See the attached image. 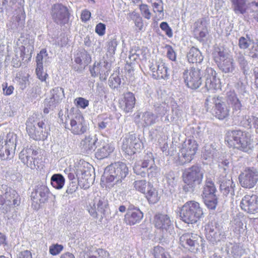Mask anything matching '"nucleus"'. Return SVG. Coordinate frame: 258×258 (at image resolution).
<instances>
[{"label": "nucleus", "instance_id": "c756f323", "mask_svg": "<svg viewBox=\"0 0 258 258\" xmlns=\"http://www.w3.org/2000/svg\"><path fill=\"white\" fill-rule=\"evenodd\" d=\"M97 140L98 139L96 136H86L80 143V147L82 151L87 154L93 152L96 148V143Z\"/></svg>", "mask_w": 258, "mask_h": 258}, {"label": "nucleus", "instance_id": "69168bd1", "mask_svg": "<svg viewBox=\"0 0 258 258\" xmlns=\"http://www.w3.org/2000/svg\"><path fill=\"white\" fill-rule=\"evenodd\" d=\"M36 73L38 78L41 81H45L47 77L48 76V75L46 73H43V67H39V66H37Z\"/></svg>", "mask_w": 258, "mask_h": 258}, {"label": "nucleus", "instance_id": "3c124183", "mask_svg": "<svg viewBox=\"0 0 258 258\" xmlns=\"http://www.w3.org/2000/svg\"><path fill=\"white\" fill-rule=\"evenodd\" d=\"M134 185L137 190L143 194H145L148 184H147L146 180H136L134 182Z\"/></svg>", "mask_w": 258, "mask_h": 258}, {"label": "nucleus", "instance_id": "58836bf2", "mask_svg": "<svg viewBox=\"0 0 258 258\" xmlns=\"http://www.w3.org/2000/svg\"><path fill=\"white\" fill-rule=\"evenodd\" d=\"M216 192V188L214 182L211 180H207L203 192V198L217 197L215 195Z\"/></svg>", "mask_w": 258, "mask_h": 258}, {"label": "nucleus", "instance_id": "79ce46f5", "mask_svg": "<svg viewBox=\"0 0 258 258\" xmlns=\"http://www.w3.org/2000/svg\"><path fill=\"white\" fill-rule=\"evenodd\" d=\"M75 61L79 64L87 65L91 61V57L87 51L83 50L77 53Z\"/></svg>", "mask_w": 258, "mask_h": 258}, {"label": "nucleus", "instance_id": "393cba45", "mask_svg": "<svg viewBox=\"0 0 258 258\" xmlns=\"http://www.w3.org/2000/svg\"><path fill=\"white\" fill-rule=\"evenodd\" d=\"M205 88L208 91H215L220 88V79L216 77V72L212 68L206 69Z\"/></svg>", "mask_w": 258, "mask_h": 258}, {"label": "nucleus", "instance_id": "0eeeda50", "mask_svg": "<svg viewBox=\"0 0 258 258\" xmlns=\"http://www.w3.org/2000/svg\"><path fill=\"white\" fill-rule=\"evenodd\" d=\"M203 170L197 165H194L185 169L183 172L182 178L184 182L189 186V189H187V191L192 190L195 186L200 184L203 180Z\"/></svg>", "mask_w": 258, "mask_h": 258}, {"label": "nucleus", "instance_id": "5fc2aeb1", "mask_svg": "<svg viewBox=\"0 0 258 258\" xmlns=\"http://www.w3.org/2000/svg\"><path fill=\"white\" fill-rule=\"evenodd\" d=\"M29 76L28 74L22 75L19 74V76L17 77L18 82L19 83L21 89H24L25 88L29 83Z\"/></svg>", "mask_w": 258, "mask_h": 258}, {"label": "nucleus", "instance_id": "9b49d317", "mask_svg": "<svg viewBox=\"0 0 258 258\" xmlns=\"http://www.w3.org/2000/svg\"><path fill=\"white\" fill-rule=\"evenodd\" d=\"M198 145L195 140H188L184 142L178 153V158L181 164L190 162L194 158Z\"/></svg>", "mask_w": 258, "mask_h": 258}, {"label": "nucleus", "instance_id": "9d476101", "mask_svg": "<svg viewBox=\"0 0 258 258\" xmlns=\"http://www.w3.org/2000/svg\"><path fill=\"white\" fill-rule=\"evenodd\" d=\"M26 131L30 137L35 140H44L47 136L43 132L44 123L37 121L33 117H29L27 120Z\"/></svg>", "mask_w": 258, "mask_h": 258}, {"label": "nucleus", "instance_id": "6e6552de", "mask_svg": "<svg viewBox=\"0 0 258 258\" xmlns=\"http://www.w3.org/2000/svg\"><path fill=\"white\" fill-rule=\"evenodd\" d=\"M108 208V202L107 198L97 194L94 198L91 199L87 207V211L93 218L98 217V213L104 214Z\"/></svg>", "mask_w": 258, "mask_h": 258}, {"label": "nucleus", "instance_id": "49530a36", "mask_svg": "<svg viewBox=\"0 0 258 258\" xmlns=\"http://www.w3.org/2000/svg\"><path fill=\"white\" fill-rule=\"evenodd\" d=\"M15 149H11L8 146H2L0 149V158L2 160H5L13 157Z\"/></svg>", "mask_w": 258, "mask_h": 258}, {"label": "nucleus", "instance_id": "7ed1b4c3", "mask_svg": "<svg viewBox=\"0 0 258 258\" xmlns=\"http://www.w3.org/2000/svg\"><path fill=\"white\" fill-rule=\"evenodd\" d=\"M0 192V204L4 213H8L20 204V196L15 190L3 184Z\"/></svg>", "mask_w": 258, "mask_h": 258}, {"label": "nucleus", "instance_id": "ea45409f", "mask_svg": "<svg viewBox=\"0 0 258 258\" xmlns=\"http://www.w3.org/2000/svg\"><path fill=\"white\" fill-rule=\"evenodd\" d=\"M37 66L43 67V64L47 66L50 63V58L48 56L46 49H42L36 56Z\"/></svg>", "mask_w": 258, "mask_h": 258}, {"label": "nucleus", "instance_id": "2f4dec72", "mask_svg": "<svg viewBox=\"0 0 258 258\" xmlns=\"http://www.w3.org/2000/svg\"><path fill=\"white\" fill-rule=\"evenodd\" d=\"M227 103L231 105L232 109V113H239L241 110L242 104L234 91H229L227 94Z\"/></svg>", "mask_w": 258, "mask_h": 258}, {"label": "nucleus", "instance_id": "864d4df0", "mask_svg": "<svg viewBox=\"0 0 258 258\" xmlns=\"http://www.w3.org/2000/svg\"><path fill=\"white\" fill-rule=\"evenodd\" d=\"M16 135L13 134H8L4 146H8V147L10 148L11 149H15L16 146Z\"/></svg>", "mask_w": 258, "mask_h": 258}, {"label": "nucleus", "instance_id": "473e14b6", "mask_svg": "<svg viewBox=\"0 0 258 258\" xmlns=\"http://www.w3.org/2000/svg\"><path fill=\"white\" fill-rule=\"evenodd\" d=\"M114 150V148L110 144L101 142L97 149L95 156L98 159H102L108 157Z\"/></svg>", "mask_w": 258, "mask_h": 258}, {"label": "nucleus", "instance_id": "f257e3e1", "mask_svg": "<svg viewBox=\"0 0 258 258\" xmlns=\"http://www.w3.org/2000/svg\"><path fill=\"white\" fill-rule=\"evenodd\" d=\"M225 141L227 142L229 146L237 148L245 152L253 147V141L250 134L241 130L227 132Z\"/></svg>", "mask_w": 258, "mask_h": 258}, {"label": "nucleus", "instance_id": "f8f14e48", "mask_svg": "<svg viewBox=\"0 0 258 258\" xmlns=\"http://www.w3.org/2000/svg\"><path fill=\"white\" fill-rule=\"evenodd\" d=\"M183 77L186 85L191 89L199 88L202 83V71L199 68H191L183 72Z\"/></svg>", "mask_w": 258, "mask_h": 258}, {"label": "nucleus", "instance_id": "6e6d98bb", "mask_svg": "<svg viewBox=\"0 0 258 258\" xmlns=\"http://www.w3.org/2000/svg\"><path fill=\"white\" fill-rule=\"evenodd\" d=\"M138 5L140 6V9L143 16L147 20L150 19L152 14L148 6L145 4H140Z\"/></svg>", "mask_w": 258, "mask_h": 258}, {"label": "nucleus", "instance_id": "a878e982", "mask_svg": "<svg viewBox=\"0 0 258 258\" xmlns=\"http://www.w3.org/2000/svg\"><path fill=\"white\" fill-rule=\"evenodd\" d=\"M220 188L223 195L227 196L230 194L234 195L235 184L230 175H221L219 178Z\"/></svg>", "mask_w": 258, "mask_h": 258}, {"label": "nucleus", "instance_id": "6ab92c4d", "mask_svg": "<svg viewBox=\"0 0 258 258\" xmlns=\"http://www.w3.org/2000/svg\"><path fill=\"white\" fill-rule=\"evenodd\" d=\"M49 190L45 185L39 184L36 185L31 194V199L33 203L40 205L47 201Z\"/></svg>", "mask_w": 258, "mask_h": 258}, {"label": "nucleus", "instance_id": "412c9836", "mask_svg": "<svg viewBox=\"0 0 258 258\" xmlns=\"http://www.w3.org/2000/svg\"><path fill=\"white\" fill-rule=\"evenodd\" d=\"M239 181L241 186L244 188L253 187L258 180V173L255 170L245 169L239 175Z\"/></svg>", "mask_w": 258, "mask_h": 258}, {"label": "nucleus", "instance_id": "4be33fe9", "mask_svg": "<svg viewBox=\"0 0 258 258\" xmlns=\"http://www.w3.org/2000/svg\"><path fill=\"white\" fill-rule=\"evenodd\" d=\"M206 229L207 239L213 243L219 242L225 238L223 228L218 224H209Z\"/></svg>", "mask_w": 258, "mask_h": 258}, {"label": "nucleus", "instance_id": "7c9ffc66", "mask_svg": "<svg viewBox=\"0 0 258 258\" xmlns=\"http://www.w3.org/2000/svg\"><path fill=\"white\" fill-rule=\"evenodd\" d=\"M135 101L134 95L130 92H127L119 100V106L125 112H129L134 107Z\"/></svg>", "mask_w": 258, "mask_h": 258}, {"label": "nucleus", "instance_id": "052dcab7", "mask_svg": "<svg viewBox=\"0 0 258 258\" xmlns=\"http://www.w3.org/2000/svg\"><path fill=\"white\" fill-rule=\"evenodd\" d=\"M109 81L110 87L113 89L117 88L121 83L120 79L117 76H112Z\"/></svg>", "mask_w": 258, "mask_h": 258}, {"label": "nucleus", "instance_id": "0e129e2a", "mask_svg": "<svg viewBox=\"0 0 258 258\" xmlns=\"http://www.w3.org/2000/svg\"><path fill=\"white\" fill-rule=\"evenodd\" d=\"M154 12L161 13L163 12V2L162 0H158L157 2L152 3Z\"/></svg>", "mask_w": 258, "mask_h": 258}, {"label": "nucleus", "instance_id": "f03ea898", "mask_svg": "<svg viewBox=\"0 0 258 258\" xmlns=\"http://www.w3.org/2000/svg\"><path fill=\"white\" fill-rule=\"evenodd\" d=\"M203 215L200 204L194 201L185 203L180 208L179 213L181 220L187 224L196 223Z\"/></svg>", "mask_w": 258, "mask_h": 258}, {"label": "nucleus", "instance_id": "a19ab883", "mask_svg": "<svg viewBox=\"0 0 258 258\" xmlns=\"http://www.w3.org/2000/svg\"><path fill=\"white\" fill-rule=\"evenodd\" d=\"M157 118V116L152 112L147 111L143 114L141 119L143 126H147L154 124Z\"/></svg>", "mask_w": 258, "mask_h": 258}, {"label": "nucleus", "instance_id": "de8ad7c7", "mask_svg": "<svg viewBox=\"0 0 258 258\" xmlns=\"http://www.w3.org/2000/svg\"><path fill=\"white\" fill-rule=\"evenodd\" d=\"M231 161L230 159H224L219 161V167L224 175H229L231 169Z\"/></svg>", "mask_w": 258, "mask_h": 258}, {"label": "nucleus", "instance_id": "774afa93", "mask_svg": "<svg viewBox=\"0 0 258 258\" xmlns=\"http://www.w3.org/2000/svg\"><path fill=\"white\" fill-rule=\"evenodd\" d=\"M76 101L77 106L81 108L84 109L89 105V101L84 98L79 97Z\"/></svg>", "mask_w": 258, "mask_h": 258}, {"label": "nucleus", "instance_id": "c85d7f7f", "mask_svg": "<svg viewBox=\"0 0 258 258\" xmlns=\"http://www.w3.org/2000/svg\"><path fill=\"white\" fill-rule=\"evenodd\" d=\"M51 97L48 102L49 108L53 109L64 98L63 89L56 87L50 91Z\"/></svg>", "mask_w": 258, "mask_h": 258}, {"label": "nucleus", "instance_id": "37998d69", "mask_svg": "<svg viewBox=\"0 0 258 258\" xmlns=\"http://www.w3.org/2000/svg\"><path fill=\"white\" fill-rule=\"evenodd\" d=\"M65 179L60 174H54L51 177V184L56 189H61L64 184Z\"/></svg>", "mask_w": 258, "mask_h": 258}, {"label": "nucleus", "instance_id": "ddd939ff", "mask_svg": "<svg viewBox=\"0 0 258 258\" xmlns=\"http://www.w3.org/2000/svg\"><path fill=\"white\" fill-rule=\"evenodd\" d=\"M142 145L140 139L135 134L126 135L123 139L121 150L126 154L131 156L139 150Z\"/></svg>", "mask_w": 258, "mask_h": 258}, {"label": "nucleus", "instance_id": "b1692460", "mask_svg": "<svg viewBox=\"0 0 258 258\" xmlns=\"http://www.w3.org/2000/svg\"><path fill=\"white\" fill-rule=\"evenodd\" d=\"M143 217V213L139 209L131 206L124 216V221L127 225H134L139 223Z\"/></svg>", "mask_w": 258, "mask_h": 258}, {"label": "nucleus", "instance_id": "39448f33", "mask_svg": "<svg viewBox=\"0 0 258 258\" xmlns=\"http://www.w3.org/2000/svg\"><path fill=\"white\" fill-rule=\"evenodd\" d=\"M128 168L122 162H115L108 166L105 170V175L107 182H121L127 175Z\"/></svg>", "mask_w": 258, "mask_h": 258}, {"label": "nucleus", "instance_id": "a211bd4d", "mask_svg": "<svg viewBox=\"0 0 258 258\" xmlns=\"http://www.w3.org/2000/svg\"><path fill=\"white\" fill-rule=\"evenodd\" d=\"M110 71V64L104 59L95 62L93 67L90 69L91 76L96 77L100 76L101 80H106Z\"/></svg>", "mask_w": 258, "mask_h": 258}, {"label": "nucleus", "instance_id": "cd10ccee", "mask_svg": "<svg viewBox=\"0 0 258 258\" xmlns=\"http://www.w3.org/2000/svg\"><path fill=\"white\" fill-rule=\"evenodd\" d=\"M37 152L32 148L23 149L19 154V158L21 161L28 167L33 169L35 167V156Z\"/></svg>", "mask_w": 258, "mask_h": 258}, {"label": "nucleus", "instance_id": "20e7f679", "mask_svg": "<svg viewBox=\"0 0 258 258\" xmlns=\"http://www.w3.org/2000/svg\"><path fill=\"white\" fill-rule=\"evenodd\" d=\"M134 172L142 177L146 176L155 177L157 175L159 169L155 164L154 158L151 152H148L144 156L143 160L136 163L134 167Z\"/></svg>", "mask_w": 258, "mask_h": 258}, {"label": "nucleus", "instance_id": "4c0bfd02", "mask_svg": "<svg viewBox=\"0 0 258 258\" xmlns=\"http://www.w3.org/2000/svg\"><path fill=\"white\" fill-rule=\"evenodd\" d=\"M247 0H231L232 7L236 14H244L246 10Z\"/></svg>", "mask_w": 258, "mask_h": 258}, {"label": "nucleus", "instance_id": "338daca9", "mask_svg": "<svg viewBox=\"0 0 258 258\" xmlns=\"http://www.w3.org/2000/svg\"><path fill=\"white\" fill-rule=\"evenodd\" d=\"M254 116L247 115L245 116L241 121V123L245 127L251 128L252 123V118H254Z\"/></svg>", "mask_w": 258, "mask_h": 258}, {"label": "nucleus", "instance_id": "603ef678", "mask_svg": "<svg viewBox=\"0 0 258 258\" xmlns=\"http://www.w3.org/2000/svg\"><path fill=\"white\" fill-rule=\"evenodd\" d=\"M204 203L206 206L210 210H215L218 204L217 197L204 198Z\"/></svg>", "mask_w": 258, "mask_h": 258}, {"label": "nucleus", "instance_id": "dca6fc26", "mask_svg": "<svg viewBox=\"0 0 258 258\" xmlns=\"http://www.w3.org/2000/svg\"><path fill=\"white\" fill-rule=\"evenodd\" d=\"M154 224L163 233L172 234L173 232V224L169 216L166 214H158L154 217Z\"/></svg>", "mask_w": 258, "mask_h": 258}, {"label": "nucleus", "instance_id": "f704fd0d", "mask_svg": "<svg viewBox=\"0 0 258 258\" xmlns=\"http://www.w3.org/2000/svg\"><path fill=\"white\" fill-rule=\"evenodd\" d=\"M188 61L190 63H200L203 59L201 51L195 47H191L187 53Z\"/></svg>", "mask_w": 258, "mask_h": 258}, {"label": "nucleus", "instance_id": "f3484780", "mask_svg": "<svg viewBox=\"0 0 258 258\" xmlns=\"http://www.w3.org/2000/svg\"><path fill=\"white\" fill-rule=\"evenodd\" d=\"M152 77L155 79H165L169 76L168 68L163 59L153 60L149 65Z\"/></svg>", "mask_w": 258, "mask_h": 258}, {"label": "nucleus", "instance_id": "09e8293b", "mask_svg": "<svg viewBox=\"0 0 258 258\" xmlns=\"http://www.w3.org/2000/svg\"><path fill=\"white\" fill-rule=\"evenodd\" d=\"M232 226L233 231L236 234H239L244 232L246 226H244L243 223L239 219H234L232 222Z\"/></svg>", "mask_w": 258, "mask_h": 258}, {"label": "nucleus", "instance_id": "2eb2a0df", "mask_svg": "<svg viewBox=\"0 0 258 258\" xmlns=\"http://www.w3.org/2000/svg\"><path fill=\"white\" fill-rule=\"evenodd\" d=\"M51 15L53 21L59 25L67 24L69 20V13L67 7L56 4L51 8Z\"/></svg>", "mask_w": 258, "mask_h": 258}, {"label": "nucleus", "instance_id": "bb28decb", "mask_svg": "<svg viewBox=\"0 0 258 258\" xmlns=\"http://www.w3.org/2000/svg\"><path fill=\"white\" fill-rule=\"evenodd\" d=\"M214 115L219 120H224L228 118L230 114V108L225 102L218 98L215 101Z\"/></svg>", "mask_w": 258, "mask_h": 258}, {"label": "nucleus", "instance_id": "c03bdc74", "mask_svg": "<svg viewBox=\"0 0 258 258\" xmlns=\"http://www.w3.org/2000/svg\"><path fill=\"white\" fill-rule=\"evenodd\" d=\"M128 15L131 19L134 21L135 26L139 31H143L145 29L143 19L138 13L133 11L129 13Z\"/></svg>", "mask_w": 258, "mask_h": 258}, {"label": "nucleus", "instance_id": "e2e57ef3", "mask_svg": "<svg viewBox=\"0 0 258 258\" xmlns=\"http://www.w3.org/2000/svg\"><path fill=\"white\" fill-rule=\"evenodd\" d=\"M160 28L165 32V34L169 37H171L173 35L172 29L169 26L167 23L163 22L160 25Z\"/></svg>", "mask_w": 258, "mask_h": 258}, {"label": "nucleus", "instance_id": "8fccbe9b", "mask_svg": "<svg viewBox=\"0 0 258 258\" xmlns=\"http://www.w3.org/2000/svg\"><path fill=\"white\" fill-rule=\"evenodd\" d=\"M153 255L154 258H170L168 252L164 248L160 246L154 247Z\"/></svg>", "mask_w": 258, "mask_h": 258}, {"label": "nucleus", "instance_id": "bf43d9fd", "mask_svg": "<svg viewBox=\"0 0 258 258\" xmlns=\"http://www.w3.org/2000/svg\"><path fill=\"white\" fill-rule=\"evenodd\" d=\"M250 42L249 38L241 37L239 39L238 45L241 49H245L248 47Z\"/></svg>", "mask_w": 258, "mask_h": 258}, {"label": "nucleus", "instance_id": "4468645a", "mask_svg": "<svg viewBox=\"0 0 258 258\" xmlns=\"http://www.w3.org/2000/svg\"><path fill=\"white\" fill-rule=\"evenodd\" d=\"M65 127L74 135H81L85 133L87 126L83 116L79 114L75 115L64 122Z\"/></svg>", "mask_w": 258, "mask_h": 258}, {"label": "nucleus", "instance_id": "4d7b16f0", "mask_svg": "<svg viewBox=\"0 0 258 258\" xmlns=\"http://www.w3.org/2000/svg\"><path fill=\"white\" fill-rule=\"evenodd\" d=\"M117 44L118 42L116 38H113L108 42L107 51L110 55L115 53Z\"/></svg>", "mask_w": 258, "mask_h": 258}, {"label": "nucleus", "instance_id": "423d86ee", "mask_svg": "<svg viewBox=\"0 0 258 258\" xmlns=\"http://www.w3.org/2000/svg\"><path fill=\"white\" fill-rule=\"evenodd\" d=\"M215 61L218 63L219 69L225 73H232L235 70L234 59L223 49L217 47L213 52Z\"/></svg>", "mask_w": 258, "mask_h": 258}, {"label": "nucleus", "instance_id": "e433bc0d", "mask_svg": "<svg viewBox=\"0 0 258 258\" xmlns=\"http://www.w3.org/2000/svg\"><path fill=\"white\" fill-rule=\"evenodd\" d=\"M144 194L148 202L151 204L156 203L160 199L157 190L149 183H148L147 191Z\"/></svg>", "mask_w": 258, "mask_h": 258}, {"label": "nucleus", "instance_id": "5701e85b", "mask_svg": "<svg viewBox=\"0 0 258 258\" xmlns=\"http://www.w3.org/2000/svg\"><path fill=\"white\" fill-rule=\"evenodd\" d=\"M209 21L206 18L198 19L194 24L193 32L195 37L200 41H203L208 35Z\"/></svg>", "mask_w": 258, "mask_h": 258}, {"label": "nucleus", "instance_id": "c9c22d12", "mask_svg": "<svg viewBox=\"0 0 258 258\" xmlns=\"http://www.w3.org/2000/svg\"><path fill=\"white\" fill-rule=\"evenodd\" d=\"M26 48L24 46L16 49L15 57L13 58L12 63L15 68H18L21 66V61L23 60L25 58Z\"/></svg>", "mask_w": 258, "mask_h": 258}, {"label": "nucleus", "instance_id": "aec40b11", "mask_svg": "<svg viewBox=\"0 0 258 258\" xmlns=\"http://www.w3.org/2000/svg\"><path fill=\"white\" fill-rule=\"evenodd\" d=\"M242 210L249 214L258 212V196L255 195H246L240 202Z\"/></svg>", "mask_w": 258, "mask_h": 258}, {"label": "nucleus", "instance_id": "1a4fd4ad", "mask_svg": "<svg viewBox=\"0 0 258 258\" xmlns=\"http://www.w3.org/2000/svg\"><path fill=\"white\" fill-rule=\"evenodd\" d=\"M180 244L192 252H198L203 246V238L197 234L186 233L182 234L179 239Z\"/></svg>", "mask_w": 258, "mask_h": 258}, {"label": "nucleus", "instance_id": "680f3d73", "mask_svg": "<svg viewBox=\"0 0 258 258\" xmlns=\"http://www.w3.org/2000/svg\"><path fill=\"white\" fill-rule=\"evenodd\" d=\"M63 249V246L58 244L52 245L49 247V252L53 255L59 254Z\"/></svg>", "mask_w": 258, "mask_h": 258}, {"label": "nucleus", "instance_id": "72a5a7b5", "mask_svg": "<svg viewBox=\"0 0 258 258\" xmlns=\"http://www.w3.org/2000/svg\"><path fill=\"white\" fill-rule=\"evenodd\" d=\"M226 250L233 258H240L244 253V249L236 243H229Z\"/></svg>", "mask_w": 258, "mask_h": 258}, {"label": "nucleus", "instance_id": "13d9d810", "mask_svg": "<svg viewBox=\"0 0 258 258\" xmlns=\"http://www.w3.org/2000/svg\"><path fill=\"white\" fill-rule=\"evenodd\" d=\"M166 180L168 184L172 187H173L176 184L177 178L173 171H170L167 174Z\"/></svg>", "mask_w": 258, "mask_h": 258}, {"label": "nucleus", "instance_id": "a18cd8bd", "mask_svg": "<svg viewBox=\"0 0 258 258\" xmlns=\"http://www.w3.org/2000/svg\"><path fill=\"white\" fill-rule=\"evenodd\" d=\"M87 256L89 258H108L109 253L102 249L96 250L95 248L92 247Z\"/></svg>", "mask_w": 258, "mask_h": 258}]
</instances>
